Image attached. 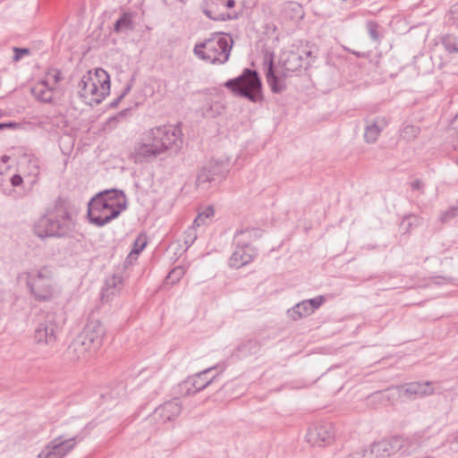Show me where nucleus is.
I'll return each instance as SVG.
<instances>
[{"label":"nucleus","instance_id":"nucleus-6","mask_svg":"<svg viewBox=\"0 0 458 458\" xmlns=\"http://www.w3.org/2000/svg\"><path fill=\"white\" fill-rule=\"evenodd\" d=\"M225 87L235 95L245 98L251 102H259L262 99L261 81L259 73L249 68H245L241 75L228 80Z\"/></svg>","mask_w":458,"mask_h":458},{"label":"nucleus","instance_id":"nucleus-40","mask_svg":"<svg viewBox=\"0 0 458 458\" xmlns=\"http://www.w3.org/2000/svg\"><path fill=\"white\" fill-rule=\"evenodd\" d=\"M13 52H14V55H13V59L14 62H17L21 58H22V56L29 55L30 49L29 48H20V47H13Z\"/></svg>","mask_w":458,"mask_h":458},{"label":"nucleus","instance_id":"nucleus-22","mask_svg":"<svg viewBox=\"0 0 458 458\" xmlns=\"http://www.w3.org/2000/svg\"><path fill=\"white\" fill-rule=\"evenodd\" d=\"M261 235L262 231L259 228H245L235 233L234 242L239 246H250V242Z\"/></svg>","mask_w":458,"mask_h":458},{"label":"nucleus","instance_id":"nucleus-35","mask_svg":"<svg viewBox=\"0 0 458 458\" xmlns=\"http://www.w3.org/2000/svg\"><path fill=\"white\" fill-rule=\"evenodd\" d=\"M458 216V206H453L440 216V221L445 224Z\"/></svg>","mask_w":458,"mask_h":458},{"label":"nucleus","instance_id":"nucleus-30","mask_svg":"<svg viewBox=\"0 0 458 458\" xmlns=\"http://www.w3.org/2000/svg\"><path fill=\"white\" fill-rule=\"evenodd\" d=\"M61 79V71L56 68H50L46 72V75L42 81L45 82L47 85L55 89Z\"/></svg>","mask_w":458,"mask_h":458},{"label":"nucleus","instance_id":"nucleus-17","mask_svg":"<svg viewBox=\"0 0 458 458\" xmlns=\"http://www.w3.org/2000/svg\"><path fill=\"white\" fill-rule=\"evenodd\" d=\"M182 412V403L178 399H174L157 407L151 415V420L157 424H165L174 420Z\"/></svg>","mask_w":458,"mask_h":458},{"label":"nucleus","instance_id":"nucleus-34","mask_svg":"<svg viewBox=\"0 0 458 458\" xmlns=\"http://www.w3.org/2000/svg\"><path fill=\"white\" fill-rule=\"evenodd\" d=\"M185 274V269L183 267H176L170 271L168 276H166V281H170L171 284H175L178 282Z\"/></svg>","mask_w":458,"mask_h":458},{"label":"nucleus","instance_id":"nucleus-23","mask_svg":"<svg viewBox=\"0 0 458 458\" xmlns=\"http://www.w3.org/2000/svg\"><path fill=\"white\" fill-rule=\"evenodd\" d=\"M54 89V88L41 81L31 89V92L33 96L41 102L50 103L53 99Z\"/></svg>","mask_w":458,"mask_h":458},{"label":"nucleus","instance_id":"nucleus-12","mask_svg":"<svg viewBox=\"0 0 458 458\" xmlns=\"http://www.w3.org/2000/svg\"><path fill=\"white\" fill-rule=\"evenodd\" d=\"M157 133L161 142L158 149H163V153L171 151L177 153L182 145L181 129L173 125L157 126ZM155 149H157L156 147Z\"/></svg>","mask_w":458,"mask_h":458},{"label":"nucleus","instance_id":"nucleus-7","mask_svg":"<svg viewBox=\"0 0 458 458\" xmlns=\"http://www.w3.org/2000/svg\"><path fill=\"white\" fill-rule=\"evenodd\" d=\"M30 293L38 301H49L55 292L53 271L48 267L33 268L25 273Z\"/></svg>","mask_w":458,"mask_h":458},{"label":"nucleus","instance_id":"nucleus-31","mask_svg":"<svg viewBox=\"0 0 458 458\" xmlns=\"http://www.w3.org/2000/svg\"><path fill=\"white\" fill-rule=\"evenodd\" d=\"M445 49L450 53H458V38L454 35H445L441 39Z\"/></svg>","mask_w":458,"mask_h":458},{"label":"nucleus","instance_id":"nucleus-13","mask_svg":"<svg viewBox=\"0 0 458 458\" xmlns=\"http://www.w3.org/2000/svg\"><path fill=\"white\" fill-rule=\"evenodd\" d=\"M216 369V366L206 369L195 375L188 377L181 385L182 390H185L186 395L194 394L202 391L208 386L215 382L218 377V373L209 377V374Z\"/></svg>","mask_w":458,"mask_h":458},{"label":"nucleus","instance_id":"nucleus-15","mask_svg":"<svg viewBox=\"0 0 458 458\" xmlns=\"http://www.w3.org/2000/svg\"><path fill=\"white\" fill-rule=\"evenodd\" d=\"M75 445L74 438L63 439L61 437L53 439L38 454V458H63Z\"/></svg>","mask_w":458,"mask_h":458},{"label":"nucleus","instance_id":"nucleus-1","mask_svg":"<svg viewBox=\"0 0 458 458\" xmlns=\"http://www.w3.org/2000/svg\"><path fill=\"white\" fill-rule=\"evenodd\" d=\"M126 208L123 191L115 189L104 191L89 202L88 217L91 224L102 227L116 218Z\"/></svg>","mask_w":458,"mask_h":458},{"label":"nucleus","instance_id":"nucleus-32","mask_svg":"<svg viewBox=\"0 0 458 458\" xmlns=\"http://www.w3.org/2000/svg\"><path fill=\"white\" fill-rule=\"evenodd\" d=\"M214 216V208L211 206L205 208V209L199 213L193 221V226H200L206 224V221Z\"/></svg>","mask_w":458,"mask_h":458},{"label":"nucleus","instance_id":"nucleus-16","mask_svg":"<svg viewBox=\"0 0 458 458\" xmlns=\"http://www.w3.org/2000/svg\"><path fill=\"white\" fill-rule=\"evenodd\" d=\"M403 439L401 437H394L390 440H381L374 443L369 448V452H363L364 458H382L389 456L392 453L396 452L402 446Z\"/></svg>","mask_w":458,"mask_h":458},{"label":"nucleus","instance_id":"nucleus-10","mask_svg":"<svg viewBox=\"0 0 458 458\" xmlns=\"http://www.w3.org/2000/svg\"><path fill=\"white\" fill-rule=\"evenodd\" d=\"M434 393L432 383L426 382H411L409 384L394 386L386 389L385 392L379 393L383 398H390L391 395H398L408 399H416L430 395Z\"/></svg>","mask_w":458,"mask_h":458},{"label":"nucleus","instance_id":"nucleus-50","mask_svg":"<svg viewBox=\"0 0 458 458\" xmlns=\"http://www.w3.org/2000/svg\"><path fill=\"white\" fill-rule=\"evenodd\" d=\"M177 1L182 3V4H185L187 0H177Z\"/></svg>","mask_w":458,"mask_h":458},{"label":"nucleus","instance_id":"nucleus-43","mask_svg":"<svg viewBox=\"0 0 458 458\" xmlns=\"http://www.w3.org/2000/svg\"><path fill=\"white\" fill-rule=\"evenodd\" d=\"M127 112V109L125 110H123L122 112H120L117 115L115 116H113V117H110L107 121V124L108 125H112L113 123L114 124L116 122L119 121L120 118H123L124 117L125 114Z\"/></svg>","mask_w":458,"mask_h":458},{"label":"nucleus","instance_id":"nucleus-20","mask_svg":"<svg viewBox=\"0 0 458 458\" xmlns=\"http://www.w3.org/2000/svg\"><path fill=\"white\" fill-rule=\"evenodd\" d=\"M256 255L257 251L251 246H239L236 244V248L229 259V265L235 268L242 267L251 262Z\"/></svg>","mask_w":458,"mask_h":458},{"label":"nucleus","instance_id":"nucleus-42","mask_svg":"<svg viewBox=\"0 0 458 458\" xmlns=\"http://www.w3.org/2000/svg\"><path fill=\"white\" fill-rule=\"evenodd\" d=\"M10 182H11V184H12L13 187H17V186H20L22 183L23 179H22V177L20 174H13L10 178Z\"/></svg>","mask_w":458,"mask_h":458},{"label":"nucleus","instance_id":"nucleus-11","mask_svg":"<svg viewBox=\"0 0 458 458\" xmlns=\"http://www.w3.org/2000/svg\"><path fill=\"white\" fill-rule=\"evenodd\" d=\"M60 325L56 321L55 313H47L43 320L38 321L35 331L34 339L38 344L52 346L57 340Z\"/></svg>","mask_w":458,"mask_h":458},{"label":"nucleus","instance_id":"nucleus-46","mask_svg":"<svg viewBox=\"0 0 458 458\" xmlns=\"http://www.w3.org/2000/svg\"><path fill=\"white\" fill-rule=\"evenodd\" d=\"M224 7L225 8H233L235 5L234 0H224Z\"/></svg>","mask_w":458,"mask_h":458},{"label":"nucleus","instance_id":"nucleus-29","mask_svg":"<svg viewBox=\"0 0 458 458\" xmlns=\"http://www.w3.org/2000/svg\"><path fill=\"white\" fill-rule=\"evenodd\" d=\"M420 132V129L413 124H404L400 130V137L407 141L415 140Z\"/></svg>","mask_w":458,"mask_h":458},{"label":"nucleus","instance_id":"nucleus-19","mask_svg":"<svg viewBox=\"0 0 458 458\" xmlns=\"http://www.w3.org/2000/svg\"><path fill=\"white\" fill-rule=\"evenodd\" d=\"M224 0H208L203 1L201 5L202 12L210 20L213 21H230L236 18V15L224 13Z\"/></svg>","mask_w":458,"mask_h":458},{"label":"nucleus","instance_id":"nucleus-49","mask_svg":"<svg viewBox=\"0 0 458 458\" xmlns=\"http://www.w3.org/2000/svg\"><path fill=\"white\" fill-rule=\"evenodd\" d=\"M4 123H0V130L5 129Z\"/></svg>","mask_w":458,"mask_h":458},{"label":"nucleus","instance_id":"nucleus-41","mask_svg":"<svg viewBox=\"0 0 458 458\" xmlns=\"http://www.w3.org/2000/svg\"><path fill=\"white\" fill-rule=\"evenodd\" d=\"M412 191H420L421 193H424V182L420 180L416 179L410 184Z\"/></svg>","mask_w":458,"mask_h":458},{"label":"nucleus","instance_id":"nucleus-27","mask_svg":"<svg viewBox=\"0 0 458 458\" xmlns=\"http://www.w3.org/2000/svg\"><path fill=\"white\" fill-rule=\"evenodd\" d=\"M260 350V344L258 341L250 339L242 342L237 348L238 354L241 357L256 354Z\"/></svg>","mask_w":458,"mask_h":458},{"label":"nucleus","instance_id":"nucleus-38","mask_svg":"<svg viewBox=\"0 0 458 458\" xmlns=\"http://www.w3.org/2000/svg\"><path fill=\"white\" fill-rule=\"evenodd\" d=\"M310 308H311L312 313L318 310L325 301V298L322 295L316 296L315 298L306 300Z\"/></svg>","mask_w":458,"mask_h":458},{"label":"nucleus","instance_id":"nucleus-18","mask_svg":"<svg viewBox=\"0 0 458 458\" xmlns=\"http://www.w3.org/2000/svg\"><path fill=\"white\" fill-rule=\"evenodd\" d=\"M95 353L94 350L86 345L85 342L77 335L69 344L65 358L70 361L87 360Z\"/></svg>","mask_w":458,"mask_h":458},{"label":"nucleus","instance_id":"nucleus-48","mask_svg":"<svg viewBox=\"0 0 458 458\" xmlns=\"http://www.w3.org/2000/svg\"><path fill=\"white\" fill-rule=\"evenodd\" d=\"M362 455H363V454H360L357 453V454H350L349 458H360V457H363Z\"/></svg>","mask_w":458,"mask_h":458},{"label":"nucleus","instance_id":"nucleus-26","mask_svg":"<svg viewBox=\"0 0 458 458\" xmlns=\"http://www.w3.org/2000/svg\"><path fill=\"white\" fill-rule=\"evenodd\" d=\"M288 316L293 319L298 320L301 318L310 316L312 314L311 308H310L306 300L297 303L292 309L287 311Z\"/></svg>","mask_w":458,"mask_h":458},{"label":"nucleus","instance_id":"nucleus-52","mask_svg":"<svg viewBox=\"0 0 458 458\" xmlns=\"http://www.w3.org/2000/svg\"><path fill=\"white\" fill-rule=\"evenodd\" d=\"M306 55H311V52H310V51H308V52H306Z\"/></svg>","mask_w":458,"mask_h":458},{"label":"nucleus","instance_id":"nucleus-37","mask_svg":"<svg viewBox=\"0 0 458 458\" xmlns=\"http://www.w3.org/2000/svg\"><path fill=\"white\" fill-rule=\"evenodd\" d=\"M197 239V234L194 227H189L184 233V244L188 249Z\"/></svg>","mask_w":458,"mask_h":458},{"label":"nucleus","instance_id":"nucleus-36","mask_svg":"<svg viewBox=\"0 0 458 458\" xmlns=\"http://www.w3.org/2000/svg\"><path fill=\"white\" fill-rule=\"evenodd\" d=\"M146 245H147V241H146L145 236H142V235L138 236L134 241L131 253H134V254L140 253L144 250Z\"/></svg>","mask_w":458,"mask_h":458},{"label":"nucleus","instance_id":"nucleus-24","mask_svg":"<svg viewBox=\"0 0 458 458\" xmlns=\"http://www.w3.org/2000/svg\"><path fill=\"white\" fill-rule=\"evenodd\" d=\"M134 28L133 14L131 13H123L114 25V31L123 33L131 31Z\"/></svg>","mask_w":458,"mask_h":458},{"label":"nucleus","instance_id":"nucleus-8","mask_svg":"<svg viewBox=\"0 0 458 458\" xmlns=\"http://www.w3.org/2000/svg\"><path fill=\"white\" fill-rule=\"evenodd\" d=\"M230 170L229 159L211 160L204 165L197 175V187L208 191L217 186L227 176Z\"/></svg>","mask_w":458,"mask_h":458},{"label":"nucleus","instance_id":"nucleus-21","mask_svg":"<svg viewBox=\"0 0 458 458\" xmlns=\"http://www.w3.org/2000/svg\"><path fill=\"white\" fill-rule=\"evenodd\" d=\"M333 439L332 432L324 426L317 427L310 429L308 433V441L312 442L314 445H328Z\"/></svg>","mask_w":458,"mask_h":458},{"label":"nucleus","instance_id":"nucleus-14","mask_svg":"<svg viewBox=\"0 0 458 458\" xmlns=\"http://www.w3.org/2000/svg\"><path fill=\"white\" fill-rule=\"evenodd\" d=\"M105 335L106 329L102 323L99 320L90 319L78 336L97 353L102 346Z\"/></svg>","mask_w":458,"mask_h":458},{"label":"nucleus","instance_id":"nucleus-45","mask_svg":"<svg viewBox=\"0 0 458 458\" xmlns=\"http://www.w3.org/2000/svg\"><path fill=\"white\" fill-rule=\"evenodd\" d=\"M447 441H449V442H451V443H457V444H458V431H457V432L453 433L452 435H450V436L448 437Z\"/></svg>","mask_w":458,"mask_h":458},{"label":"nucleus","instance_id":"nucleus-4","mask_svg":"<svg viewBox=\"0 0 458 458\" xmlns=\"http://www.w3.org/2000/svg\"><path fill=\"white\" fill-rule=\"evenodd\" d=\"M75 230V222L67 210L41 216L34 225L35 233L40 237H67Z\"/></svg>","mask_w":458,"mask_h":458},{"label":"nucleus","instance_id":"nucleus-3","mask_svg":"<svg viewBox=\"0 0 458 458\" xmlns=\"http://www.w3.org/2000/svg\"><path fill=\"white\" fill-rule=\"evenodd\" d=\"M225 33L216 32L203 42L196 44L193 52L196 56L212 64H224L230 56L233 39L228 40Z\"/></svg>","mask_w":458,"mask_h":458},{"label":"nucleus","instance_id":"nucleus-25","mask_svg":"<svg viewBox=\"0 0 458 458\" xmlns=\"http://www.w3.org/2000/svg\"><path fill=\"white\" fill-rule=\"evenodd\" d=\"M123 284V277L119 275H114L106 280L105 288L103 290V296L109 298L114 295L121 289Z\"/></svg>","mask_w":458,"mask_h":458},{"label":"nucleus","instance_id":"nucleus-33","mask_svg":"<svg viewBox=\"0 0 458 458\" xmlns=\"http://www.w3.org/2000/svg\"><path fill=\"white\" fill-rule=\"evenodd\" d=\"M366 27H367L369 38L374 41H380L381 35L378 32L379 25L374 21H369L366 23Z\"/></svg>","mask_w":458,"mask_h":458},{"label":"nucleus","instance_id":"nucleus-51","mask_svg":"<svg viewBox=\"0 0 458 458\" xmlns=\"http://www.w3.org/2000/svg\"><path fill=\"white\" fill-rule=\"evenodd\" d=\"M355 55H356L357 56H363V55H362L361 54H360V53H355Z\"/></svg>","mask_w":458,"mask_h":458},{"label":"nucleus","instance_id":"nucleus-44","mask_svg":"<svg viewBox=\"0 0 458 458\" xmlns=\"http://www.w3.org/2000/svg\"><path fill=\"white\" fill-rule=\"evenodd\" d=\"M130 89H131V87H130V86L126 87V89L123 90V93H122V94H121L117 98H115V99H114L111 104H110V106H111L112 107L116 106L118 105V103L122 100V98H124V96L129 92V90H130Z\"/></svg>","mask_w":458,"mask_h":458},{"label":"nucleus","instance_id":"nucleus-47","mask_svg":"<svg viewBox=\"0 0 458 458\" xmlns=\"http://www.w3.org/2000/svg\"><path fill=\"white\" fill-rule=\"evenodd\" d=\"M4 125H6L5 126V129H6V128H15L17 124L15 123L10 122V123H4Z\"/></svg>","mask_w":458,"mask_h":458},{"label":"nucleus","instance_id":"nucleus-9","mask_svg":"<svg viewBox=\"0 0 458 458\" xmlns=\"http://www.w3.org/2000/svg\"><path fill=\"white\" fill-rule=\"evenodd\" d=\"M161 142L157 133V127L145 131L140 140L134 147L133 157L135 163L150 162L163 153V149L158 148Z\"/></svg>","mask_w":458,"mask_h":458},{"label":"nucleus","instance_id":"nucleus-5","mask_svg":"<svg viewBox=\"0 0 458 458\" xmlns=\"http://www.w3.org/2000/svg\"><path fill=\"white\" fill-rule=\"evenodd\" d=\"M302 56L298 53L293 51L285 52L280 57L279 64L281 65V70L279 71V75H276L274 69V63L271 59L267 66L266 78L272 92H283L285 89L283 79L289 76L291 72H294L301 69L302 67Z\"/></svg>","mask_w":458,"mask_h":458},{"label":"nucleus","instance_id":"nucleus-39","mask_svg":"<svg viewBox=\"0 0 458 458\" xmlns=\"http://www.w3.org/2000/svg\"><path fill=\"white\" fill-rule=\"evenodd\" d=\"M403 223H407V230H409L413 225L418 226L420 224V218L417 216L410 215L404 218Z\"/></svg>","mask_w":458,"mask_h":458},{"label":"nucleus","instance_id":"nucleus-28","mask_svg":"<svg viewBox=\"0 0 458 458\" xmlns=\"http://www.w3.org/2000/svg\"><path fill=\"white\" fill-rule=\"evenodd\" d=\"M382 130H383V128L380 127L376 121L370 124H368L365 127V131H364L365 141L367 143L376 142L378 136L380 135Z\"/></svg>","mask_w":458,"mask_h":458},{"label":"nucleus","instance_id":"nucleus-2","mask_svg":"<svg viewBox=\"0 0 458 458\" xmlns=\"http://www.w3.org/2000/svg\"><path fill=\"white\" fill-rule=\"evenodd\" d=\"M109 92L110 78L108 73L101 68L89 71L78 84L80 98L89 106L101 103Z\"/></svg>","mask_w":458,"mask_h":458}]
</instances>
